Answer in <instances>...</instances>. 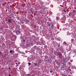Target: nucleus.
Masks as SVG:
<instances>
[{"instance_id":"nucleus-1","label":"nucleus","mask_w":76,"mask_h":76,"mask_svg":"<svg viewBox=\"0 0 76 76\" xmlns=\"http://www.w3.org/2000/svg\"><path fill=\"white\" fill-rule=\"evenodd\" d=\"M15 33L17 35H19L20 33V31L18 30L15 31Z\"/></svg>"},{"instance_id":"nucleus-2","label":"nucleus","mask_w":76,"mask_h":76,"mask_svg":"<svg viewBox=\"0 0 76 76\" xmlns=\"http://www.w3.org/2000/svg\"><path fill=\"white\" fill-rule=\"evenodd\" d=\"M10 54H12V55H13V54L15 53V52L12 50H11L10 51Z\"/></svg>"},{"instance_id":"nucleus-3","label":"nucleus","mask_w":76,"mask_h":76,"mask_svg":"<svg viewBox=\"0 0 76 76\" xmlns=\"http://www.w3.org/2000/svg\"><path fill=\"white\" fill-rule=\"evenodd\" d=\"M67 3H66V2H64L63 3V5H64V6H66V4Z\"/></svg>"},{"instance_id":"nucleus-4","label":"nucleus","mask_w":76,"mask_h":76,"mask_svg":"<svg viewBox=\"0 0 76 76\" xmlns=\"http://www.w3.org/2000/svg\"><path fill=\"white\" fill-rule=\"evenodd\" d=\"M62 68H64V66H65V64L62 63Z\"/></svg>"},{"instance_id":"nucleus-5","label":"nucleus","mask_w":76,"mask_h":76,"mask_svg":"<svg viewBox=\"0 0 76 76\" xmlns=\"http://www.w3.org/2000/svg\"><path fill=\"white\" fill-rule=\"evenodd\" d=\"M12 21V20H10V19H8V22H9V23H11V22Z\"/></svg>"},{"instance_id":"nucleus-6","label":"nucleus","mask_w":76,"mask_h":76,"mask_svg":"<svg viewBox=\"0 0 76 76\" xmlns=\"http://www.w3.org/2000/svg\"><path fill=\"white\" fill-rule=\"evenodd\" d=\"M10 8H13V5H10Z\"/></svg>"},{"instance_id":"nucleus-7","label":"nucleus","mask_w":76,"mask_h":76,"mask_svg":"<svg viewBox=\"0 0 76 76\" xmlns=\"http://www.w3.org/2000/svg\"><path fill=\"white\" fill-rule=\"evenodd\" d=\"M21 42H26V41H25V40L23 39L21 40Z\"/></svg>"},{"instance_id":"nucleus-8","label":"nucleus","mask_w":76,"mask_h":76,"mask_svg":"<svg viewBox=\"0 0 76 76\" xmlns=\"http://www.w3.org/2000/svg\"><path fill=\"white\" fill-rule=\"evenodd\" d=\"M56 20H59V17H56Z\"/></svg>"},{"instance_id":"nucleus-9","label":"nucleus","mask_w":76,"mask_h":76,"mask_svg":"<svg viewBox=\"0 0 76 76\" xmlns=\"http://www.w3.org/2000/svg\"><path fill=\"white\" fill-rule=\"evenodd\" d=\"M66 48V50H67V51H69V47H67Z\"/></svg>"},{"instance_id":"nucleus-10","label":"nucleus","mask_w":76,"mask_h":76,"mask_svg":"<svg viewBox=\"0 0 76 76\" xmlns=\"http://www.w3.org/2000/svg\"><path fill=\"white\" fill-rule=\"evenodd\" d=\"M45 59H47V58H48V56H45Z\"/></svg>"},{"instance_id":"nucleus-11","label":"nucleus","mask_w":76,"mask_h":76,"mask_svg":"<svg viewBox=\"0 0 76 76\" xmlns=\"http://www.w3.org/2000/svg\"><path fill=\"white\" fill-rule=\"evenodd\" d=\"M70 67L71 66V63L70 62H69L68 63Z\"/></svg>"},{"instance_id":"nucleus-12","label":"nucleus","mask_w":76,"mask_h":76,"mask_svg":"<svg viewBox=\"0 0 76 76\" xmlns=\"http://www.w3.org/2000/svg\"><path fill=\"white\" fill-rule=\"evenodd\" d=\"M34 64L35 66H37V63H34Z\"/></svg>"},{"instance_id":"nucleus-13","label":"nucleus","mask_w":76,"mask_h":76,"mask_svg":"<svg viewBox=\"0 0 76 76\" xmlns=\"http://www.w3.org/2000/svg\"><path fill=\"white\" fill-rule=\"evenodd\" d=\"M42 9H44V8H42ZM48 9V8H47V7L44 8V9Z\"/></svg>"},{"instance_id":"nucleus-14","label":"nucleus","mask_w":76,"mask_h":76,"mask_svg":"<svg viewBox=\"0 0 76 76\" xmlns=\"http://www.w3.org/2000/svg\"><path fill=\"white\" fill-rule=\"evenodd\" d=\"M28 65L29 66L30 65H31V63L30 62H28Z\"/></svg>"},{"instance_id":"nucleus-15","label":"nucleus","mask_w":76,"mask_h":76,"mask_svg":"<svg viewBox=\"0 0 76 76\" xmlns=\"http://www.w3.org/2000/svg\"><path fill=\"white\" fill-rule=\"evenodd\" d=\"M71 13H69V16H71Z\"/></svg>"},{"instance_id":"nucleus-16","label":"nucleus","mask_w":76,"mask_h":76,"mask_svg":"<svg viewBox=\"0 0 76 76\" xmlns=\"http://www.w3.org/2000/svg\"><path fill=\"white\" fill-rule=\"evenodd\" d=\"M33 50H36V48H35V47H34L33 48Z\"/></svg>"},{"instance_id":"nucleus-17","label":"nucleus","mask_w":76,"mask_h":76,"mask_svg":"<svg viewBox=\"0 0 76 76\" xmlns=\"http://www.w3.org/2000/svg\"><path fill=\"white\" fill-rule=\"evenodd\" d=\"M64 44L65 45V44H66V42H64Z\"/></svg>"},{"instance_id":"nucleus-18","label":"nucleus","mask_w":76,"mask_h":76,"mask_svg":"<svg viewBox=\"0 0 76 76\" xmlns=\"http://www.w3.org/2000/svg\"><path fill=\"white\" fill-rule=\"evenodd\" d=\"M64 9H65V8L63 7V8H62V10H63V9H64Z\"/></svg>"},{"instance_id":"nucleus-19","label":"nucleus","mask_w":76,"mask_h":76,"mask_svg":"<svg viewBox=\"0 0 76 76\" xmlns=\"http://www.w3.org/2000/svg\"><path fill=\"white\" fill-rule=\"evenodd\" d=\"M25 13H27V12L26 11H25Z\"/></svg>"},{"instance_id":"nucleus-20","label":"nucleus","mask_w":76,"mask_h":76,"mask_svg":"<svg viewBox=\"0 0 76 76\" xmlns=\"http://www.w3.org/2000/svg\"><path fill=\"white\" fill-rule=\"evenodd\" d=\"M56 64H59V63H58V62H57L56 63Z\"/></svg>"},{"instance_id":"nucleus-21","label":"nucleus","mask_w":76,"mask_h":76,"mask_svg":"<svg viewBox=\"0 0 76 76\" xmlns=\"http://www.w3.org/2000/svg\"><path fill=\"white\" fill-rule=\"evenodd\" d=\"M50 73H52V72H53V71H50Z\"/></svg>"},{"instance_id":"nucleus-22","label":"nucleus","mask_w":76,"mask_h":76,"mask_svg":"<svg viewBox=\"0 0 76 76\" xmlns=\"http://www.w3.org/2000/svg\"><path fill=\"white\" fill-rule=\"evenodd\" d=\"M60 45H58V47H60Z\"/></svg>"},{"instance_id":"nucleus-23","label":"nucleus","mask_w":76,"mask_h":76,"mask_svg":"<svg viewBox=\"0 0 76 76\" xmlns=\"http://www.w3.org/2000/svg\"><path fill=\"white\" fill-rule=\"evenodd\" d=\"M64 11L65 12H66V10H64Z\"/></svg>"},{"instance_id":"nucleus-24","label":"nucleus","mask_w":76,"mask_h":76,"mask_svg":"<svg viewBox=\"0 0 76 76\" xmlns=\"http://www.w3.org/2000/svg\"><path fill=\"white\" fill-rule=\"evenodd\" d=\"M52 27H54V25H53V24L52 25Z\"/></svg>"},{"instance_id":"nucleus-25","label":"nucleus","mask_w":76,"mask_h":76,"mask_svg":"<svg viewBox=\"0 0 76 76\" xmlns=\"http://www.w3.org/2000/svg\"><path fill=\"white\" fill-rule=\"evenodd\" d=\"M42 43H44V41H42Z\"/></svg>"},{"instance_id":"nucleus-26","label":"nucleus","mask_w":76,"mask_h":76,"mask_svg":"<svg viewBox=\"0 0 76 76\" xmlns=\"http://www.w3.org/2000/svg\"><path fill=\"white\" fill-rule=\"evenodd\" d=\"M0 54H2V53H1V52H0Z\"/></svg>"},{"instance_id":"nucleus-27","label":"nucleus","mask_w":76,"mask_h":76,"mask_svg":"<svg viewBox=\"0 0 76 76\" xmlns=\"http://www.w3.org/2000/svg\"><path fill=\"white\" fill-rule=\"evenodd\" d=\"M18 64H20V63L19 62H18Z\"/></svg>"},{"instance_id":"nucleus-28","label":"nucleus","mask_w":76,"mask_h":76,"mask_svg":"<svg viewBox=\"0 0 76 76\" xmlns=\"http://www.w3.org/2000/svg\"><path fill=\"white\" fill-rule=\"evenodd\" d=\"M48 26H50V24H48Z\"/></svg>"},{"instance_id":"nucleus-29","label":"nucleus","mask_w":76,"mask_h":76,"mask_svg":"<svg viewBox=\"0 0 76 76\" xmlns=\"http://www.w3.org/2000/svg\"><path fill=\"white\" fill-rule=\"evenodd\" d=\"M9 76H10V74H9Z\"/></svg>"},{"instance_id":"nucleus-30","label":"nucleus","mask_w":76,"mask_h":76,"mask_svg":"<svg viewBox=\"0 0 76 76\" xmlns=\"http://www.w3.org/2000/svg\"><path fill=\"white\" fill-rule=\"evenodd\" d=\"M9 69H10V67L9 68Z\"/></svg>"},{"instance_id":"nucleus-31","label":"nucleus","mask_w":76,"mask_h":76,"mask_svg":"<svg viewBox=\"0 0 76 76\" xmlns=\"http://www.w3.org/2000/svg\"><path fill=\"white\" fill-rule=\"evenodd\" d=\"M75 11V10H73V12H74Z\"/></svg>"},{"instance_id":"nucleus-32","label":"nucleus","mask_w":76,"mask_h":76,"mask_svg":"<svg viewBox=\"0 0 76 76\" xmlns=\"http://www.w3.org/2000/svg\"><path fill=\"white\" fill-rule=\"evenodd\" d=\"M16 64H18L17 63H16Z\"/></svg>"},{"instance_id":"nucleus-33","label":"nucleus","mask_w":76,"mask_h":76,"mask_svg":"<svg viewBox=\"0 0 76 76\" xmlns=\"http://www.w3.org/2000/svg\"><path fill=\"white\" fill-rule=\"evenodd\" d=\"M49 3H50V2L49 3H48V4H49Z\"/></svg>"},{"instance_id":"nucleus-34","label":"nucleus","mask_w":76,"mask_h":76,"mask_svg":"<svg viewBox=\"0 0 76 76\" xmlns=\"http://www.w3.org/2000/svg\"><path fill=\"white\" fill-rule=\"evenodd\" d=\"M42 13H43V12H41Z\"/></svg>"},{"instance_id":"nucleus-35","label":"nucleus","mask_w":76,"mask_h":76,"mask_svg":"<svg viewBox=\"0 0 76 76\" xmlns=\"http://www.w3.org/2000/svg\"><path fill=\"white\" fill-rule=\"evenodd\" d=\"M33 51H35V50H34Z\"/></svg>"},{"instance_id":"nucleus-36","label":"nucleus","mask_w":76,"mask_h":76,"mask_svg":"<svg viewBox=\"0 0 76 76\" xmlns=\"http://www.w3.org/2000/svg\"><path fill=\"white\" fill-rule=\"evenodd\" d=\"M64 10H65V9H64Z\"/></svg>"},{"instance_id":"nucleus-37","label":"nucleus","mask_w":76,"mask_h":76,"mask_svg":"<svg viewBox=\"0 0 76 76\" xmlns=\"http://www.w3.org/2000/svg\"><path fill=\"white\" fill-rule=\"evenodd\" d=\"M11 14H12V13H11Z\"/></svg>"}]
</instances>
